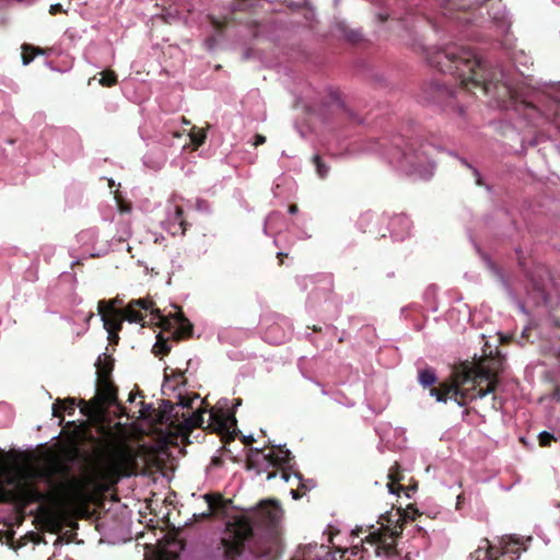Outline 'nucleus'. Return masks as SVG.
<instances>
[{
    "label": "nucleus",
    "mask_w": 560,
    "mask_h": 560,
    "mask_svg": "<svg viewBox=\"0 0 560 560\" xmlns=\"http://www.w3.org/2000/svg\"><path fill=\"white\" fill-rule=\"evenodd\" d=\"M430 62L440 71L460 79L463 86L454 91L444 84L432 82L425 90V93H429L425 98L428 102L436 103V100H445L447 106L454 107L457 114L463 116L464 108L457 104L456 100L466 91L479 89L485 94L498 95L495 105L502 110H513L527 120L533 119L535 114L539 113L535 104L536 96L523 97L506 82H501L503 73L488 68L486 62L468 48L456 45L448 46L434 52Z\"/></svg>",
    "instance_id": "1"
},
{
    "label": "nucleus",
    "mask_w": 560,
    "mask_h": 560,
    "mask_svg": "<svg viewBox=\"0 0 560 560\" xmlns=\"http://www.w3.org/2000/svg\"><path fill=\"white\" fill-rule=\"evenodd\" d=\"M32 475L45 485L46 490L26 485L24 498L27 502L48 503L59 511H66L85 499V483L71 475L70 464L58 454H45L42 464L33 469Z\"/></svg>",
    "instance_id": "2"
},
{
    "label": "nucleus",
    "mask_w": 560,
    "mask_h": 560,
    "mask_svg": "<svg viewBox=\"0 0 560 560\" xmlns=\"http://www.w3.org/2000/svg\"><path fill=\"white\" fill-rule=\"evenodd\" d=\"M282 515L280 505L271 500L261 501L257 506L235 516L226 523L223 537L213 551L220 560H238L245 550V542L255 529H273Z\"/></svg>",
    "instance_id": "3"
},
{
    "label": "nucleus",
    "mask_w": 560,
    "mask_h": 560,
    "mask_svg": "<svg viewBox=\"0 0 560 560\" xmlns=\"http://www.w3.org/2000/svg\"><path fill=\"white\" fill-rule=\"evenodd\" d=\"M381 147L382 154L401 172L420 179H429L433 175L435 164L431 154L434 148L431 144L397 136L388 145L382 143Z\"/></svg>",
    "instance_id": "4"
},
{
    "label": "nucleus",
    "mask_w": 560,
    "mask_h": 560,
    "mask_svg": "<svg viewBox=\"0 0 560 560\" xmlns=\"http://www.w3.org/2000/svg\"><path fill=\"white\" fill-rule=\"evenodd\" d=\"M135 459V454L129 446L116 444L92 464L85 482L95 489L108 490L121 477L131 475Z\"/></svg>",
    "instance_id": "5"
},
{
    "label": "nucleus",
    "mask_w": 560,
    "mask_h": 560,
    "mask_svg": "<svg viewBox=\"0 0 560 560\" xmlns=\"http://www.w3.org/2000/svg\"><path fill=\"white\" fill-rule=\"evenodd\" d=\"M497 378L489 371H481L474 376L470 372L462 376V381L440 388H431L430 395L439 402L454 399L458 406H465L474 399H481L493 393L497 387Z\"/></svg>",
    "instance_id": "6"
},
{
    "label": "nucleus",
    "mask_w": 560,
    "mask_h": 560,
    "mask_svg": "<svg viewBox=\"0 0 560 560\" xmlns=\"http://www.w3.org/2000/svg\"><path fill=\"white\" fill-rule=\"evenodd\" d=\"M202 404L198 394L183 395L178 393L176 404L163 400L159 416L160 421L180 434H187L203 423L206 410L201 409Z\"/></svg>",
    "instance_id": "7"
},
{
    "label": "nucleus",
    "mask_w": 560,
    "mask_h": 560,
    "mask_svg": "<svg viewBox=\"0 0 560 560\" xmlns=\"http://www.w3.org/2000/svg\"><path fill=\"white\" fill-rule=\"evenodd\" d=\"M358 225L363 232L374 233L382 237H385L388 232L394 241L405 240L411 230V222L405 214L389 217L386 213L374 215L371 212H365L359 218Z\"/></svg>",
    "instance_id": "8"
},
{
    "label": "nucleus",
    "mask_w": 560,
    "mask_h": 560,
    "mask_svg": "<svg viewBox=\"0 0 560 560\" xmlns=\"http://www.w3.org/2000/svg\"><path fill=\"white\" fill-rule=\"evenodd\" d=\"M116 389L109 378H97L96 395L90 404L82 401L81 412L93 417L105 412L106 408L116 402Z\"/></svg>",
    "instance_id": "9"
},
{
    "label": "nucleus",
    "mask_w": 560,
    "mask_h": 560,
    "mask_svg": "<svg viewBox=\"0 0 560 560\" xmlns=\"http://www.w3.org/2000/svg\"><path fill=\"white\" fill-rule=\"evenodd\" d=\"M364 544L371 545L374 552L383 560H409V558L401 557L396 549L395 533L383 532L382 528H374L369 535L364 537Z\"/></svg>",
    "instance_id": "10"
},
{
    "label": "nucleus",
    "mask_w": 560,
    "mask_h": 560,
    "mask_svg": "<svg viewBox=\"0 0 560 560\" xmlns=\"http://www.w3.org/2000/svg\"><path fill=\"white\" fill-rule=\"evenodd\" d=\"M150 311L151 322L163 326L172 325L159 308L152 307V302L145 299L132 300L124 311V318L130 323H140L143 319L141 311Z\"/></svg>",
    "instance_id": "11"
},
{
    "label": "nucleus",
    "mask_w": 560,
    "mask_h": 560,
    "mask_svg": "<svg viewBox=\"0 0 560 560\" xmlns=\"http://www.w3.org/2000/svg\"><path fill=\"white\" fill-rule=\"evenodd\" d=\"M292 459L290 450L282 445H278L269 453H264L260 448H255L252 452V460L254 463H261L267 467L280 466L282 467V472L288 471L287 469H292Z\"/></svg>",
    "instance_id": "12"
},
{
    "label": "nucleus",
    "mask_w": 560,
    "mask_h": 560,
    "mask_svg": "<svg viewBox=\"0 0 560 560\" xmlns=\"http://www.w3.org/2000/svg\"><path fill=\"white\" fill-rule=\"evenodd\" d=\"M546 94L549 98V105L544 110L537 106L539 113L535 114L529 121H534L540 115H546L560 130V82L549 83L546 86Z\"/></svg>",
    "instance_id": "13"
},
{
    "label": "nucleus",
    "mask_w": 560,
    "mask_h": 560,
    "mask_svg": "<svg viewBox=\"0 0 560 560\" xmlns=\"http://www.w3.org/2000/svg\"><path fill=\"white\" fill-rule=\"evenodd\" d=\"M188 125L189 122L184 117H177L167 121L164 126V135L162 138V144L165 147H177L185 149L187 141H182L186 130L179 126V124Z\"/></svg>",
    "instance_id": "14"
},
{
    "label": "nucleus",
    "mask_w": 560,
    "mask_h": 560,
    "mask_svg": "<svg viewBox=\"0 0 560 560\" xmlns=\"http://www.w3.org/2000/svg\"><path fill=\"white\" fill-rule=\"evenodd\" d=\"M532 537H527L525 540L523 538H518L515 535L503 536L499 540V547H494V552L500 556L508 558L510 560H515L521 557L522 551H525L527 547L525 546V541L529 542Z\"/></svg>",
    "instance_id": "15"
},
{
    "label": "nucleus",
    "mask_w": 560,
    "mask_h": 560,
    "mask_svg": "<svg viewBox=\"0 0 560 560\" xmlns=\"http://www.w3.org/2000/svg\"><path fill=\"white\" fill-rule=\"evenodd\" d=\"M97 310L104 328L108 332V338L109 340H113L114 337H117L116 332L120 329L121 317L114 308V306L106 301H100Z\"/></svg>",
    "instance_id": "16"
},
{
    "label": "nucleus",
    "mask_w": 560,
    "mask_h": 560,
    "mask_svg": "<svg viewBox=\"0 0 560 560\" xmlns=\"http://www.w3.org/2000/svg\"><path fill=\"white\" fill-rule=\"evenodd\" d=\"M291 560H336V556L325 545L314 544L300 547Z\"/></svg>",
    "instance_id": "17"
},
{
    "label": "nucleus",
    "mask_w": 560,
    "mask_h": 560,
    "mask_svg": "<svg viewBox=\"0 0 560 560\" xmlns=\"http://www.w3.org/2000/svg\"><path fill=\"white\" fill-rule=\"evenodd\" d=\"M292 332L291 324L281 317L278 322L269 325L266 329V339L271 343H282L290 338Z\"/></svg>",
    "instance_id": "18"
},
{
    "label": "nucleus",
    "mask_w": 560,
    "mask_h": 560,
    "mask_svg": "<svg viewBox=\"0 0 560 560\" xmlns=\"http://www.w3.org/2000/svg\"><path fill=\"white\" fill-rule=\"evenodd\" d=\"M206 504V510L200 513H194L192 517L195 521L210 518L214 513L224 509V501L221 494L219 493H205L201 495Z\"/></svg>",
    "instance_id": "19"
},
{
    "label": "nucleus",
    "mask_w": 560,
    "mask_h": 560,
    "mask_svg": "<svg viewBox=\"0 0 560 560\" xmlns=\"http://www.w3.org/2000/svg\"><path fill=\"white\" fill-rule=\"evenodd\" d=\"M208 427L214 431L229 432L235 425L236 419L233 415L225 411H217L211 409L209 411Z\"/></svg>",
    "instance_id": "20"
},
{
    "label": "nucleus",
    "mask_w": 560,
    "mask_h": 560,
    "mask_svg": "<svg viewBox=\"0 0 560 560\" xmlns=\"http://www.w3.org/2000/svg\"><path fill=\"white\" fill-rule=\"evenodd\" d=\"M166 223L172 234H184L186 231V222L183 219V209L177 205H168L166 208Z\"/></svg>",
    "instance_id": "21"
},
{
    "label": "nucleus",
    "mask_w": 560,
    "mask_h": 560,
    "mask_svg": "<svg viewBox=\"0 0 560 560\" xmlns=\"http://www.w3.org/2000/svg\"><path fill=\"white\" fill-rule=\"evenodd\" d=\"M284 228H287L284 214L273 211L265 220L264 232L267 235H273L280 233Z\"/></svg>",
    "instance_id": "22"
},
{
    "label": "nucleus",
    "mask_w": 560,
    "mask_h": 560,
    "mask_svg": "<svg viewBox=\"0 0 560 560\" xmlns=\"http://www.w3.org/2000/svg\"><path fill=\"white\" fill-rule=\"evenodd\" d=\"M468 560H498L494 547L488 539H482L480 545L472 551Z\"/></svg>",
    "instance_id": "23"
},
{
    "label": "nucleus",
    "mask_w": 560,
    "mask_h": 560,
    "mask_svg": "<svg viewBox=\"0 0 560 560\" xmlns=\"http://www.w3.org/2000/svg\"><path fill=\"white\" fill-rule=\"evenodd\" d=\"M75 410V400L74 398H67L65 400L57 399L52 405V415L54 417H61L62 411L67 412L71 416Z\"/></svg>",
    "instance_id": "24"
},
{
    "label": "nucleus",
    "mask_w": 560,
    "mask_h": 560,
    "mask_svg": "<svg viewBox=\"0 0 560 560\" xmlns=\"http://www.w3.org/2000/svg\"><path fill=\"white\" fill-rule=\"evenodd\" d=\"M281 478L285 482H290L292 479H295L298 481V486L304 490H311L315 487V482L312 479L304 480L299 471L281 472Z\"/></svg>",
    "instance_id": "25"
},
{
    "label": "nucleus",
    "mask_w": 560,
    "mask_h": 560,
    "mask_svg": "<svg viewBox=\"0 0 560 560\" xmlns=\"http://www.w3.org/2000/svg\"><path fill=\"white\" fill-rule=\"evenodd\" d=\"M95 365L97 378H109L113 369L112 359L109 357L105 353L100 355Z\"/></svg>",
    "instance_id": "26"
},
{
    "label": "nucleus",
    "mask_w": 560,
    "mask_h": 560,
    "mask_svg": "<svg viewBox=\"0 0 560 560\" xmlns=\"http://www.w3.org/2000/svg\"><path fill=\"white\" fill-rule=\"evenodd\" d=\"M152 154L153 153L145 154L144 158H143V162L150 168L160 170L164 165V163L166 162L167 155H166L165 152H161V153H159L156 159H153Z\"/></svg>",
    "instance_id": "27"
},
{
    "label": "nucleus",
    "mask_w": 560,
    "mask_h": 560,
    "mask_svg": "<svg viewBox=\"0 0 560 560\" xmlns=\"http://www.w3.org/2000/svg\"><path fill=\"white\" fill-rule=\"evenodd\" d=\"M418 380L423 387H430L436 382V375L432 369H424L419 372Z\"/></svg>",
    "instance_id": "28"
},
{
    "label": "nucleus",
    "mask_w": 560,
    "mask_h": 560,
    "mask_svg": "<svg viewBox=\"0 0 560 560\" xmlns=\"http://www.w3.org/2000/svg\"><path fill=\"white\" fill-rule=\"evenodd\" d=\"M175 308V313L172 314L170 313V316H172V319H173V324L176 325L178 327V329L185 331L187 329H190L191 326L188 322V319L184 316V314L182 312H179L176 306H174Z\"/></svg>",
    "instance_id": "29"
},
{
    "label": "nucleus",
    "mask_w": 560,
    "mask_h": 560,
    "mask_svg": "<svg viewBox=\"0 0 560 560\" xmlns=\"http://www.w3.org/2000/svg\"><path fill=\"white\" fill-rule=\"evenodd\" d=\"M313 162L316 168V173L320 178H325L328 175L329 166L322 160L318 154L313 156Z\"/></svg>",
    "instance_id": "30"
},
{
    "label": "nucleus",
    "mask_w": 560,
    "mask_h": 560,
    "mask_svg": "<svg viewBox=\"0 0 560 560\" xmlns=\"http://www.w3.org/2000/svg\"><path fill=\"white\" fill-rule=\"evenodd\" d=\"M292 182L290 178L288 177H284V176H281V177H278L273 187H272V192H273V196L276 198H280V197H283V192L281 191V188L282 186H288V185H291Z\"/></svg>",
    "instance_id": "31"
},
{
    "label": "nucleus",
    "mask_w": 560,
    "mask_h": 560,
    "mask_svg": "<svg viewBox=\"0 0 560 560\" xmlns=\"http://www.w3.org/2000/svg\"><path fill=\"white\" fill-rule=\"evenodd\" d=\"M101 74H102V78L100 79V83L102 85L112 86L117 81V77L113 71H104Z\"/></svg>",
    "instance_id": "32"
},
{
    "label": "nucleus",
    "mask_w": 560,
    "mask_h": 560,
    "mask_svg": "<svg viewBox=\"0 0 560 560\" xmlns=\"http://www.w3.org/2000/svg\"><path fill=\"white\" fill-rule=\"evenodd\" d=\"M187 137H189V140L195 144V147H199L205 142L206 135L203 132H189L187 133Z\"/></svg>",
    "instance_id": "33"
},
{
    "label": "nucleus",
    "mask_w": 560,
    "mask_h": 560,
    "mask_svg": "<svg viewBox=\"0 0 560 560\" xmlns=\"http://www.w3.org/2000/svg\"><path fill=\"white\" fill-rule=\"evenodd\" d=\"M538 439H539V444L541 446H548V445H550L551 441L555 440V436L547 431H542L539 433Z\"/></svg>",
    "instance_id": "34"
},
{
    "label": "nucleus",
    "mask_w": 560,
    "mask_h": 560,
    "mask_svg": "<svg viewBox=\"0 0 560 560\" xmlns=\"http://www.w3.org/2000/svg\"><path fill=\"white\" fill-rule=\"evenodd\" d=\"M23 49H24V51L22 54V61H23L24 66H27L34 59V55H31V56L27 55V49H28L27 46H24Z\"/></svg>",
    "instance_id": "35"
},
{
    "label": "nucleus",
    "mask_w": 560,
    "mask_h": 560,
    "mask_svg": "<svg viewBox=\"0 0 560 560\" xmlns=\"http://www.w3.org/2000/svg\"><path fill=\"white\" fill-rule=\"evenodd\" d=\"M377 524L381 525L378 528H382L383 532H387L388 530V533L394 532L395 535L397 534L396 529H392L388 526H385L384 523H381V521H377ZM374 528H376L374 525L370 526L369 529H368V534L366 535H369L370 532L373 530Z\"/></svg>",
    "instance_id": "36"
},
{
    "label": "nucleus",
    "mask_w": 560,
    "mask_h": 560,
    "mask_svg": "<svg viewBox=\"0 0 560 560\" xmlns=\"http://www.w3.org/2000/svg\"><path fill=\"white\" fill-rule=\"evenodd\" d=\"M388 478H390V479H392V481L387 483V488H388V490H389V492H390L392 494H395V493H396V490H395V486H394V475H393V472H392V471H389V474H388Z\"/></svg>",
    "instance_id": "37"
},
{
    "label": "nucleus",
    "mask_w": 560,
    "mask_h": 560,
    "mask_svg": "<svg viewBox=\"0 0 560 560\" xmlns=\"http://www.w3.org/2000/svg\"><path fill=\"white\" fill-rule=\"evenodd\" d=\"M265 142H266V137H265V136H262V135H256V136H255V141H254V143H253V144H254L255 147H258V145H260V144H264Z\"/></svg>",
    "instance_id": "38"
},
{
    "label": "nucleus",
    "mask_w": 560,
    "mask_h": 560,
    "mask_svg": "<svg viewBox=\"0 0 560 560\" xmlns=\"http://www.w3.org/2000/svg\"><path fill=\"white\" fill-rule=\"evenodd\" d=\"M197 208H198L199 210H203V209L206 210V209H207V202H206L205 200H199V201L197 202Z\"/></svg>",
    "instance_id": "39"
},
{
    "label": "nucleus",
    "mask_w": 560,
    "mask_h": 560,
    "mask_svg": "<svg viewBox=\"0 0 560 560\" xmlns=\"http://www.w3.org/2000/svg\"><path fill=\"white\" fill-rule=\"evenodd\" d=\"M60 9H61V5H60V4H52V5L50 7V13H52V14H54V13L58 12Z\"/></svg>",
    "instance_id": "40"
},
{
    "label": "nucleus",
    "mask_w": 560,
    "mask_h": 560,
    "mask_svg": "<svg viewBox=\"0 0 560 560\" xmlns=\"http://www.w3.org/2000/svg\"><path fill=\"white\" fill-rule=\"evenodd\" d=\"M298 211H299L298 206H295V205H291V206L289 207V213H290V214H295Z\"/></svg>",
    "instance_id": "41"
},
{
    "label": "nucleus",
    "mask_w": 560,
    "mask_h": 560,
    "mask_svg": "<svg viewBox=\"0 0 560 560\" xmlns=\"http://www.w3.org/2000/svg\"><path fill=\"white\" fill-rule=\"evenodd\" d=\"M290 493H291L292 498L295 499V500L301 498V494L299 493L298 490H291Z\"/></svg>",
    "instance_id": "42"
},
{
    "label": "nucleus",
    "mask_w": 560,
    "mask_h": 560,
    "mask_svg": "<svg viewBox=\"0 0 560 560\" xmlns=\"http://www.w3.org/2000/svg\"><path fill=\"white\" fill-rule=\"evenodd\" d=\"M253 553H255V555H256V556H258V557H259V556H270V550H268V551H266V552H265V551H262V552H259V551H253Z\"/></svg>",
    "instance_id": "43"
},
{
    "label": "nucleus",
    "mask_w": 560,
    "mask_h": 560,
    "mask_svg": "<svg viewBox=\"0 0 560 560\" xmlns=\"http://www.w3.org/2000/svg\"><path fill=\"white\" fill-rule=\"evenodd\" d=\"M474 174H475V175H476V177H477V184H478V185H480V184H481L480 174H479V172H478L476 168H474Z\"/></svg>",
    "instance_id": "44"
},
{
    "label": "nucleus",
    "mask_w": 560,
    "mask_h": 560,
    "mask_svg": "<svg viewBox=\"0 0 560 560\" xmlns=\"http://www.w3.org/2000/svg\"><path fill=\"white\" fill-rule=\"evenodd\" d=\"M337 105H338L339 107H341L345 112H347V113H348V115H349V117H351V118L353 117L352 112H350V110L346 109L341 103H338Z\"/></svg>",
    "instance_id": "45"
},
{
    "label": "nucleus",
    "mask_w": 560,
    "mask_h": 560,
    "mask_svg": "<svg viewBox=\"0 0 560 560\" xmlns=\"http://www.w3.org/2000/svg\"><path fill=\"white\" fill-rule=\"evenodd\" d=\"M360 34L359 33H353L352 35L349 36V39L350 40H355L357 38H359Z\"/></svg>",
    "instance_id": "46"
},
{
    "label": "nucleus",
    "mask_w": 560,
    "mask_h": 560,
    "mask_svg": "<svg viewBox=\"0 0 560 560\" xmlns=\"http://www.w3.org/2000/svg\"><path fill=\"white\" fill-rule=\"evenodd\" d=\"M5 409L3 405H0V412H2ZM5 421H0V425H4Z\"/></svg>",
    "instance_id": "47"
},
{
    "label": "nucleus",
    "mask_w": 560,
    "mask_h": 560,
    "mask_svg": "<svg viewBox=\"0 0 560 560\" xmlns=\"http://www.w3.org/2000/svg\"><path fill=\"white\" fill-rule=\"evenodd\" d=\"M92 317H93V313H91V312H90V313L86 315V317H85V322H86V324H89V320H90Z\"/></svg>",
    "instance_id": "48"
},
{
    "label": "nucleus",
    "mask_w": 560,
    "mask_h": 560,
    "mask_svg": "<svg viewBox=\"0 0 560 560\" xmlns=\"http://www.w3.org/2000/svg\"><path fill=\"white\" fill-rule=\"evenodd\" d=\"M173 545H174L175 547H178V549H179V550L183 548L182 544H180V542H178V541H174V542H173Z\"/></svg>",
    "instance_id": "49"
},
{
    "label": "nucleus",
    "mask_w": 560,
    "mask_h": 560,
    "mask_svg": "<svg viewBox=\"0 0 560 560\" xmlns=\"http://www.w3.org/2000/svg\"><path fill=\"white\" fill-rule=\"evenodd\" d=\"M273 477H275V475H273V474H269V475H268V479H271V478H273Z\"/></svg>",
    "instance_id": "50"
},
{
    "label": "nucleus",
    "mask_w": 560,
    "mask_h": 560,
    "mask_svg": "<svg viewBox=\"0 0 560 560\" xmlns=\"http://www.w3.org/2000/svg\"><path fill=\"white\" fill-rule=\"evenodd\" d=\"M462 162H463V164L467 165L468 167H471L469 164L466 163V161L463 160Z\"/></svg>",
    "instance_id": "51"
},
{
    "label": "nucleus",
    "mask_w": 560,
    "mask_h": 560,
    "mask_svg": "<svg viewBox=\"0 0 560 560\" xmlns=\"http://www.w3.org/2000/svg\"><path fill=\"white\" fill-rule=\"evenodd\" d=\"M235 405L240 406L241 405V400L238 399L237 401H235Z\"/></svg>",
    "instance_id": "52"
},
{
    "label": "nucleus",
    "mask_w": 560,
    "mask_h": 560,
    "mask_svg": "<svg viewBox=\"0 0 560 560\" xmlns=\"http://www.w3.org/2000/svg\"><path fill=\"white\" fill-rule=\"evenodd\" d=\"M277 255H278V257H280V256H282V255H283V253H282V252H278V254H277Z\"/></svg>",
    "instance_id": "53"
},
{
    "label": "nucleus",
    "mask_w": 560,
    "mask_h": 560,
    "mask_svg": "<svg viewBox=\"0 0 560 560\" xmlns=\"http://www.w3.org/2000/svg\"><path fill=\"white\" fill-rule=\"evenodd\" d=\"M175 559H176V556H174L173 559H171V560H175Z\"/></svg>",
    "instance_id": "54"
}]
</instances>
